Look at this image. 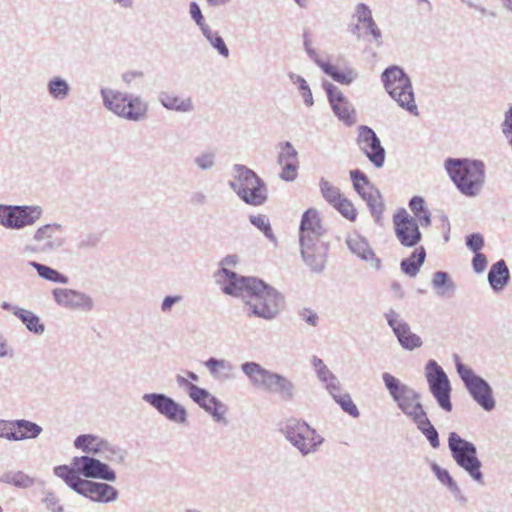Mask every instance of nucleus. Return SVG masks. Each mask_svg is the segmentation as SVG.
Returning <instances> with one entry per match:
<instances>
[{"instance_id":"1","label":"nucleus","mask_w":512,"mask_h":512,"mask_svg":"<svg viewBox=\"0 0 512 512\" xmlns=\"http://www.w3.org/2000/svg\"><path fill=\"white\" fill-rule=\"evenodd\" d=\"M239 293L232 296L240 297L248 307L249 315L264 319H274L283 308V298L273 287L257 278L240 281Z\"/></svg>"},{"instance_id":"2","label":"nucleus","mask_w":512,"mask_h":512,"mask_svg":"<svg viewBox=\"0 0 512 512\" xmlns=\"http://www.w3.org/2000/svg\"><path fill=\"white\" fill-rule=\"evenodd\" d=\"M324 228L319 213L310 208L302 215L300 223L301 256L311 271L320 273L324 270L326 262V246L321 241Z\"/></svg>"},{"instance_id":"3","label":"nucleus","mask_w":512,"mask_h":512,"mask_svg":"<svg viewBox=\"0 0 512 512\" xmlns=\"http://www.w3.org/2000/svg\"><path fill=\"white\" fill-rule=\"evenodd\" d=\"M445 169L463 195L476 197L480 194L485 183V166L482 161L448 158Z\"/></svg>"},{"instance_id":"4","label":"nucleus","mask_w":512,"mask_h":512,"mask_svg":"<svg viewBox=\"0 0 512 512\" xmlns=\"http://www.w3.org/2000/svg\"><path fill=\"white\" fill-rule=\"evenodd\" d=\"M241 370L254 388L276 394L285 401L294 399L296 386L286 376L268 370L253 361L242 363Z\"/></svg>"},{"instance_id":"5","label":"nucleus","mask_w":512,"mask_h":512,"mask_svg":"<svg viewBox=\"0 0 512 512\" xmlns=\"http://www.w3.org/2000/svg\"><path fill=\"white\" fill-rule=\"evenodd\" d=\"M100 94L104 107L120 118L138 122L147 117L148 104L140 96L111 88H102Z\"/></svg>"},{"instance_id":"6","label":"nucleus","mask_w":512,"mask_h":512,"mask_svg":"<svg viewBox=\"0 0 512 512\" xmlns=\"http://www.w3.org/2000/svg\"><path fill=\"white\" fill-rule=\"evenodd\" d=\"M382 381L398 409L413 423L426 414L421 395L409 385L388 372L382 374Z\"/></svg>"},{"instance_id":"7","label":"nucleus","mask_w":512,"mask_h":512,"mask_svg":"<svg viewBox=\"0 0 512 512\" xmlns=\"http://www.w3.org/2000/svg\"><path fill=\"white\" fill-rule=\"evenodd\" d=\"M381 80L387 93L401 108L418 115L410 77L401 67L393 65L386 68L382 72Z\"/></svg>"},{"instance_id":"8","label":"nucleus","mask_w":512,"mask_h":512,"mask_svg":"<svg viewBox=\"0 0 512 512\" xmlns=\"http://www.w3.org/2000/svg\"><path fill=\"white\" fill-rule=\"evenodd\" d=\"M448 448L455 463L463 469L470 478L479 485L484 484V474L481 471L482 463L477 456L476 446L462 438L456 432L448 436Z\"/></svg>"},{"instance_id":"9","label":"nucleus","mask_w":512,"mask_h":512,"mask_svg":"<svg viewBox=\"0 0 512 512\" xmlns=\"http://www.w3.org/2000/svg\"><path fill=\"white\" fill-rule=\"evenodd\" d=\"M285 439L306 457L316 453L324 442V438L305 421L290 419L282 428Z\"/></svg>"},{"instance_id":"10","label":"nucleus","mask_w":512,"mask_h":512,"mask_svg":"<svg viewBox=\"0 0 512 512\" xmlns=\"http://www.w3.org/2000/svg\"><path fill=\"white\" fill-rule=\"evenodd\" d=\"M74 447L89 456H97L112 464H123L126 452L107 439L94 434H82L75 438Z\"/></svg>"},{"instance_id":"11","label":"nucleus","mask_w":512,"mask_h":512,"mask_svg":"<svg viewBox=\"0 0 512 512\" xmlns=\"http://www.w3.org/2000/svg\"><path fill=\"white\" fill-rule=\"evenodd\" d=\"M455 361L457 373L472 399L485 411L493 410L496 401L489 383L476 375L470 367L461 363L457 355H455Z\"/></svg>"},{"instance_id":"12","label":"nucleus","mask_w":512,"mask_h":512,"mask_svg":"<svg viewBox=\"0 0 512 512\" xmlns=\"http://www.w3.org/2000/svg\"><path fill=\"white\" fill-rule=\"evenodd\" d=\"M43 213L40 205L0 204V226L9 230H21L36 224Z\"/></svg>"},{"instance_id":"13","label":"nucleus","mask_w":512,"mask_h":512,"mask_svg":"<svg viewBox=\"0 0 512 512\" xmlns=\"http://www.w3.org/2000/svg\"><path fill=\"white\" fill-rule=\"evenodd\" d=\"M425 376L429 390L436 399L439 407L445 412L452 411L451 385L445 371L434 360H429L425 366Z\"/></svg>"},{"instance_id":"14","label":"nucleus","mask_w":512,"mask_h":512,"mask_svg":"<svg viewBox=\"0 0 512 512\" xmlns=\"http://www.w3.org/2000/svg\"><path fill=\"white\" fill-rule=\"evenodd\" d=\"M142 400L171 423L180 426L188 425L187 409L172 397L164 393H145Z\"/></svg>"},{"instance_id":"15","label":"nucleus","mask_w":512,"mask_h":512,"mask_svg":"<svg viewBox=\"0 0 512 512\" xmlns=\"http://www.w3.org/2000/svg\"><path fill=\"white\" fill-rule=\"evenodd\" d=\"M31 249L35 252L50 254L64 247L66 238L60 223H48L39 226L32 236Z\"/></svg>"},{"instance_id":"16","label":"nucleus","mask_w":512,"mask_h":512,"mask_svg":"<svg viewBox=\"0 0 512 512\" xmlns=\"http://www.w3.org/2000/svg\"><path fill=\"white\" fill-rule=\"evenodd\" d=\"M350 178L354 189L366 202L376 223H381L385 204L380 191L368 180L367 176L360 170L350 171Z\"/></svg>"},{"instance_id":"17","label":"nucleus","mask_w":512,"mask_h":512,"mask_svg":"<svg viewBox=\"0 0 512 512\" xmlns=\"http://www.w3.org/2000/svg\"><path fill=\"white\" fill-rule=\"evenodd\" d=\"M52 297L58 306L70 311L89 313L95 307L94 299L89 294L71 288H55Z\"/></svg>"},{"instance_id":"18","label":"nucleus","mask_w":512,"mask_h":512,"mask_svg":"<svg viewBox=\"0 0 512 512\" xmlns=\"http://www.w3.org/2000/svg\"><path fill=\"white\" fill-rule=\"evenodd\" d=\"M72 464L80 471L81 475L89 480L101 479L104 481L114 482L116 480V472L101 458L83 455L74 457Z\"/></svg>"},{"instance_id":"19","label":"nucleus","mask_w":512,"mask_h":512,"mask_svg":"<svg viewBox=\"0 0 512 512\" xmlns=\"http://www.w3.org/2000/svg\"><path fill=\"white\" fill-rule=\"evenodd\" d=\"M393 223L396 237L403 246L414 247L420 242L422 235L417 220L405 210L394 215Z\"/></svg>"},{"instance_id":"20","label":"nucleus","mask_w":512,"mask_h":512,"mask_svg":"<svg viewBox=\"0 0 512 512\" xmlns=\"http://www.w3.org/2000/svg\"><path fill=\"white\" fill-rule=\"evenodd\" d=\"M357 144L375 167L381 168L384 165L385 150L370 127L364 125L359 127Z\"/></svg>"},{"instance_id":"21","label":"nucleus","mask_w":512,"mask_h":512,"mask_svg":"<svg viewBox=\"0 0 512 512\" xmlns=\"http://www.w3.org/2000/svg\"><path fill=\"white\" fill-rule=\"evenodd\" d=\"M239 259L236 255H227L220 262L221 269L216 273V281L221 285L222 291L225 294L233 295L239 293L241 284L240 281L247 280L248 277L238 276L235 272L231 271L237 265Z\"/></svg>"},{"instance_id":"22","label":"nucleus","mask_w":512,"mask_h":512,"mask_svg":"<svg viewBox=\"0 0 512 512\" xmlns=\"http://www.w3.org/2000/svg\"><path fill=\"white\" fill-rule=\"evenodd\" d=\"M353 17L357 21L354 30V33H357V37L360 38V31H363V36L371 35L376 46L380 47L383 44L382 32L372 17L371 9L366 4L359 3L355 7Z\"/></svg>"},{"instance_id":"23","label":"nucleus","mask_w":512,"mask_h":512,"mask_svg":"<svg viewBox=\"0 0 512 512\" xmlns=\"http://www.w3.org/2000/svg\"><path fill=\"white\" fill-rule=\"evenodd\" d=\"M278 148L279 152L277 163L281 167V173L279 176L286 182H292L298 175V152L289 141L280 143Z\"/></svg>"},{"instance_id":"24","label":"nucleus","mask_w":512,"mask_h":512,"mask_svg":"<svg viewBox=\"0 0 512 512\" xmlns=\"http://www.w3.org/2000/svg\"><path fill=\"white\" fill-rule=\"evenodd\" d=\"M191 399L218 423H226L227 406L204 388L194 389Z\"/></svg>"},{"instance_id":"25","label":"nucleus","mask_w":512,"mask_h":512,"mask_svg":"<svg viewBox=\"0 0 512 512\" xmlns=\"http://www.w3.org/2000/svg\"><path fill=\"white\" fill-rule=\"evenodd\" d=\"M81 496L98 503H111L118 499L119 492L112 485L104 482L86 480Z\"/></svg>"},{"instance_id":"26","label":"nucleus","mask_w":512,"mask_h":512,"mask_svg":"<svg viewBox=\"0 0 512 512\" xmlns=\"http://www.w3.org/2000/svg\"><path fill=\"white\" fill-rule=\"evenodd\" d=\"M346 243L353 254L368 262L371 267L376 270L381 268V260L376 257L368 241L363 236L358 233H352L347 237Z\"/></svg>"},{"instance_id":"27","label":"nucleus","mask_w":512,"mask_h":512,"mask_svg":"<svg viewBox=\"0 0 512 512\" xmlns=\"http://www.w3.org/2000/svg\"><path fill=\"white\" fill-rule=\"evenodd\" d=\"M233 180L229 182V187L241 198L246 194L249 188L258 184L260 179L257 174L248 167L236 164L232 169Z\"/></svg>"},{"instance_id":"28","label":"nucleus","mask_w":512,"mask_h":512,"mask_svg":"<svg viewBox=\"0 0 512 512\" xmlns=\"http://www.w3.org/2000/svg\"><path fill=\"white\" fill-rule=\"evenodd\" d=\"M204 366L217 382L224 383L235 377V366L229 360L211 357L204 362Z\"/></svg>"},{"instance_id":"29","label":"nucleus","mask_w":512,"mask_h":512,"mask_svg":"<svg viewBox=\"0 0 512 512\" xmlns=\"http://www.w3.org/2000/svg\"><path fill=\"white\" fill-rule=\"evenodd\" d=\"M158 100L167 110L180 113H189L194 110L193 100L189 96H180L173 92H161Z\"/></svg>"},{"instance_id":"30","label":"nucleus","mask_w":512,"mask_h":512,"mask_svg":"<svg viewBox=\"0 0 512 512\" xmlns=\"http://www.w3.org/2000/svg\"><path fill=\"white\" fill-rule=\"evenodd\" d=\"M55 476L61 478L65 484L80 495L87 479L81 478L80 471L71 463L54 467Z\"/></svg>"},{"instance_id":"31","label":"nucleus","mask_w":512,"mask_h":512,"mask_svg":"<svg viewBox=\"0 0 512 512\" xmlns=\"http://www.w3.org/2000/svg\"><path fill=\"white\" fill-rule=\"evenodd\" d=\"M13 429L11 441H23L26 439H35L43 431L42 427L35 422L26 419L12 420Z\"/></svg>"},{"instance_id":"32","label":"nucleus","mask_w":512,"mask_h":512,"mask_svg":"<svg viewBox=\"0 0 512 512\" xmlns=\"http://www.w3.org/2000/svg\"><path fill=\"white\" fill-rule=\"evenodd\" d=\"M431 469L433 473L435 474L436 478L440 483H442L444 486L447 487V489L450 491L454 499L461 503H466L467 498L464 496L461 488L457 484V482L453 479V477L450 475L449 471L441 468L438 464L433 463L431 465Z\"/></svg>"},{"instance_id":"33","label":"nucleus","mask_w":512,"mask_h":512,"mask_svg":"<svg viewBox=\"0 0 512 512\" xmlns=\"http://www.w3.org/2000/svg\"><path fill=\"white\" fill-rule=\"evenodd\" d=\"M316 64L325 74L329 75L334 81L343 85L351 84L358 76V73L352 68L340 70L336 66L322 60H316Z\"/></svg>"},{"instance_id":"34","label":"nucleus","mask_w":512,"mask_h":512,"mask_svg":"<svg viewBox=\"0 0 512 512\" xmlns=\"http://www.w3.org/2000/svg\"><path fill=\"white\" fill-rule=\"evenodd\" d=\"M431 284L436 295L441 298H450L456 291V284L448 273L443 271H437L433 274Z\"/></svg>"},{"instance_id":"35","label":"nucleus","mask_w":512,"mask_h":512,"mask_svg":"<svg viewBox=\"0 0 512 512\" xmlns=\"http://www.w3.org/2000/svg\"><path fill=\"white\" fill-rule=\"evenodd\" d=\"M509 279V270L504 260H499L492 265L488 273V281L495 291H500L504 288Z\"/></svg>"},{"instance_id":"36","label":"nucleus","mask_w":512,"mask_h":512,"mask_svg":"<svg viewBox=\"0 0 512 512\" xmlns=\"http://www.w3.org/2000/svg\"><path fill=\"white\" fill-rule=\"evenodd\" d=\"M47 92L52 99L64 101L69 97L71 87L63 77L53 76L47 82Z\"/></svg>"},{"instance_id":"37","label":"nucleus","mask_w":512,"mask_h":512,"mask_svg":"<svg viewBox=\"0 0 512 512\" xmlns=\"http://www.w3.org/2000/svg\"><path fill=\"white\" fill-rule=\"evenodd\" d=\"M394 334L400 345L406 350H413L422 345L421 338L411 331L406 322L400 327L395 328Z\"/></svg>"},{"instance_id":"38","label":"nucleus","mask_w":512,"mask_h":512,"mask_svg":"<svg viewBox=\"0 0 512 512\" xmlns=\"http://www.w3.org/2000/svg\"><path fill=\"white\" fill-rule=\"evenodd\" d=\"M287 76L291 84L297 88L298 94L301 96L304 105L308 108L312 107L314 105V97L307 80L294 72H289Z\"/></svg>"},{"instance_id":"39","label":"nucleus","mask_w":512,"mask_h":512,"mask_svg":"<svg viewBox=\"0 0 512 512\" xmlns=\"http://www.w3.org/2000/svg\"><path fill=\"white\" fill-rule=\"evenodd\" d=\"M426 252L423 247L417 248L410 257L401 261L402 271L410 277H415L424 263Z\"/></svg>"},{"instance_id":"40","label":"nucleus","mask_w":512,"mask_h":512,"mask_svg":"<svg viewBox=\"0 0 512 512\" xmlns=\"http://www.w3.org/2000/svg\"><path fill=\"white\" fill-rule=\"evenodd\" d=\"M241 200L253 206H260L267 200V188L262 179L258 180V184L248 189L246 194L241 195Z\"/></svg>"},{"instance_id":"41","label":"nucleus","mask_w":512,"mask_h":512,"mask_svg":"<svg viewBox=\"0 0 512 512\" xmlns=\"http://www.w3.org/2000/svg\"><path fill=\"white\" fill-rule=\"evenodd\" d=\"M16 317L26 326V328L37 335H41L45 331V326L41 323V320L38 315L34 312L21 308L18 313L16 312Z\"/></svg>"},{"instance_id":"42","label":"nucleus","mask_w":512,"mask_h":512,"mask_svg":"<svg viewBox=\"0 0 512 512\" xmlns=\"http://www.w3.org/2000/svg\"><path fill=\"white\" fill-rule=\"evenodd\" d=\"M0 482L25 489L34 484V479L22 471H7L0 476Z\"/></svg>"},{"instance_id":"43","label":"nucleus","mask_w":512,"mask_h":512,"mask_svg":"<svg viewBox=\"0 0 512 512\" xmlns=\"http://www.w3.org/2000/svg\"><path fill=\"white\" fill-rule=\"evenodd\" d=\"M29 265L37 271L39 277H41L47 281L59 283V284H67L69 282V279L67 276H65L64 274L60 273L59 271H57L54 268H51L47 265H44V264H41V263H38L35 261H31L29 263Z\"/></svg>"},{"instance_id":"44","label":"nucleus","mask_w":512,"mask_h":512,"mask_svg":"<svg viewBox=\"0 0 512 512\" xmlns=\"http://www.w3.org/2000/svg\"><path fill=\"white\" fill-rule=\"evenodd\" d=\"M204 38L207 40V42L217 51V53L224 57L228 58L230 55V51L224 41V39L221 37L219 32L214 31L210 25L208 27H204V29L201 31Z\"/></svg>"},{"instance_id":"45","label":"nucleus","mask_w":512,"mask_h":512,"mask_svg":"<svg viewBox=\"0 0 512 512\" xmlns=\"http://www.w3.org/2000/svg\"><path fill=\"white\" fill-rule=\"evenodd\" d=\"M329 394L333 397L335 402L339 404L342 410L348 413L350 416L357 418L360 415V412L352 401L350 394L346 392H342L341 384L338 385L337 390L335 392H329Z\"/></svg>"},{"instance_id":"46","label":"nucleus","mask_w":512,"mask_h":512,"mask_svg":"<svg viewBox=\"0 0 512 512\" xmlns=\"http://www.w3.org/2000/svg\"><path fill=\"white\" fill-rule=\"evenodd\" d=\"M335 116L344 124L351 126L355 123V110L347 98L331 105Z\"/></svg>"},{"instance_id":"47","label":"nucleus","mask_w":512,"mask_h":512,"mask_svg":"<svg viewBox=\"0 0 512 512\" xmlns=\"http://www.w3.org/2000/svg\"><path fill=\"white\" fill-rule=\"evenodd\" d=\"M414 424H416L419 431L427 438L433 448L439 447L440 442L438 432L428 419L427 413L415 421Z\"/></svg>"},{"instance_id":"48","label":"nucleus","mask_w":512,"mask_h":512,"mask_svg":"<svg viewBox=\"0 0 512 512\" xmlns=\"http://www.w3.org/2000/svg\"><path fill=\"white\" fill-rule=\"evenodd\" d=\"M319 188L322 197L332 206H336V203L341 200L344 196L340 189L333 185L325 178H321L319 181Z\"/></svg>"},{"instance_id":"49","label":"nucleus","mask_w":512,"mask_h":512,"mask_svg":"<svg viewBox=\"0 0 512 512\" xmlns=\"http://www.w3.org/2000/svg\"><path fill=\"white\" fill-rule=\"evenodd\" d=\"M216 163V153L212 150H206L194 158V164L198 169L207 171L211 170Z\"/></svg>"},{"instance_id":"50","label":"nucleus","mask_w":512,"mask_h":512,"mask_svg":"<svg viewBox=\"0 0 512 512\" xmlns=\"http://www.w3.org/2000/svg\"><path fill=\"white\" fill-rule=\"evenodd\" d=\"M333 208L336 209L343 217H345L349 221L354 222L357 218V211L353 203L345 196H343L341 200L337 202L336 206H334Z\"/></svg>"},{"instance_id":"51","label":"nucleus","mask_w":512,"mask_h":512,"mask_svg":"<svg viewBox=\"0 0 512 512\" xmlns=\"http://www.w3.org/2000/svg\"><path fill=\"white\" fill-rule=\"evenodd\" d=\"M249 220L255 227L261 230L269 240H276L270 226L269 219L265 215H251Z\"/></svg>"},{"instance_id":"52","label":"nucleus","mask_w":512,"mask_h":512,"mask_svg":"<svg viewBox=\"0 0 512 512\" xmlns=\"http://www.w3.org/2000/svg\"><path fill=\"white\" fill-rule=\"evenodd\" d=\"M316 374L318 379L325 384V387L328 392H335L337 390V387L338 385H340V382L327 366L325 368H322V370H320Z\"/></svg>"},{"instance_id":"53","label":"nucleus","mask_w":512,"mask_h":512,"mask_svg":"<svg viewBox=\"0 0 512 512\" xmlns=\"http://www.w3.org/2000/svg\"><path fill=\"white\" fill-rule=\"evenodd\" d=\"M189 14L191 19L195 22L196 26L200 31L204 29V27H208L209 24L205 21V18L202 14L200 6L196 2H190L189 4Z\"/></svg>"},{"instance_id":"54","label":"nucleus","mask_w":512,"mask_h":512,"mask_svg":"<svg viewBox=\"0 0 512 512\" xmlns=\"http://www.w3.org/2000/svg\"><path fill=\"white\" fill-rule=\"evenodd\" d=\"M323 88L326 91L330 106L346 98L341 90L332 83L324 82Z\"/></svg>"},{"instance_id":"55","label":"nucleus","mask_w":512,"mask_h":512,"mask_svg":"<svg viewBox=\"0 0 512 512\" xmlns=\"http://www.w3.org/2000/svg\"><path fill=\"white\" fill-rule=\"evenodd\" d=\"M43 503L50 512H63L64 507L60 503V500L52 492H47L43 499Z\"/></svg>"},{"instance_id":"56","label":"nucleus","mask_w":512,"mask_h":512,"mask_svg":"<svg viewBox=\"0 0 512 512\" xmlns=\"http://www.w3.org/2000/svg\"><path fill=\"white\" fill-rule=\"evenodd\" d=\"M466 245L470 250L478 253V251L481 250L484 245V239L478 233L471 234L466 238Z\"/></svg>"},{"instance_id":"57","label":"nucleus","mask_w":512,"mask_h":512,"mask_svg":"<svg viewBox=\"0 0 512 512\" xmlns=\"http://www.w3.org/2000/svg\"><path fill=\"white\" fill-rule=\"evenodd\" d=\"M183 297L181 295L166 296L161 304V311L163 313H169L172 307L181 302Z\"/></svg>"},{"instance_id":"58","label":"nucleus","mask_w":512,"mask_h":512,"mask_svg":"<svg viewBox=\"0 0 512 512\" xmlns=\"http://www.w3.org/2000/svg\"><path fill=\"white\" fill-rule=\"evenodd\" d=\"M385 317L393 332L395 331V328L400 327L405 323L402 319H400L399 314L392 309L385 314Z\"/></svg>"},{"instance_id":"59","label":"nucleus","mask_w":512,"mask_h":512,"mask_svg":"<svg viewBox=\"0 0 512 512\" xmlns=\"http://www.w3.org/2000/svg\"><path fill=\"white\" fill-rule=\"evenodd\" d=\"M13 431L12 420L0 419V438L11 441Z\"/></svg>"},{"instance_id":"60","label":"nucleus","mask_w":512,"mask_h":512,"mask_svg":"<svg viewBox=\"0 0 512 512\" xmlns=\"http://www.w3.org/2000/svg\"><path fill=\"white\" fill-rule=\"evenodd\" d=\"M473 269L477 273H481L485 270L487 265V259L484 254L476 253L472 260Z\"/></svg>"},{"instance_id":"61","label":"nucleus","mask_w":512,"mask_h":512,"mask_svg":"<svg viewBox=\"0 0 512 512\" xmlns=\"http://www.w3.org/2000/svg\"><path fill=\"white\" fill-rule=\"evenodd\" d=\"M409 207L412 210V212L416 215H419L420 213L424 212L426 209L424 207V200L423 198L419 196H414L410 202Z\"/></svg>"},{"instance_id":"62","label":"nucleus","mask_w":512,"mask_h":512,"mask_svg":"<svg viewBox=\"0 0 512 512\" xmlns=\"http://www.w3.org/2000/svg\"><path fill=\"white\" fill-rule=\"evenodd\" d=\"M176 381H177L179 386L185 387L187 389V392H188V395H189L190 398L192 397V392H193L194 389H200L201 388V387L193 384L192 382H190L188 379H186L185 377H183L181 375H177Z\"/></svg>"},{"instance_id":"63","label":"nucleus","mask_w":512,"mask_h":512,"mask_svg":"<svg viewBox=\"0 0 512 512\" xmlns=\"http://www.w3.org/2000/svg\"><path fill=\"white\" fill-rule=\"evenodd\" d=\"M143 73L140 71H128L122 75V80L127 84L131 85L135 80L142 79Z\"/></svg>"},{"instance_id":"64","label":"nucleus","mask_w":512,"mask_h":512,"mask_svg":"<svg viewBox=\"0 0 512 512\" xmlns=\"http://www.w3.org/2000/svg\"><path fill=\"white\" fill-rule=\"evenodd\" d=\"M207 202V197L203 192H194L190 197V203L194 206H202Z\"/></svg>"}]
</instances>
